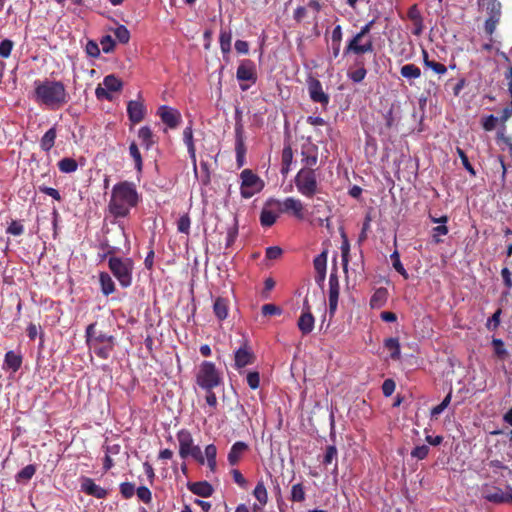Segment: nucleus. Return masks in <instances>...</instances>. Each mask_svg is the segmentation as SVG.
Wrapping results in <instances>:
<instances>
[{"instance_id": "603ef678", "label": "nucleus", "mask_w": 512, "mask_h": 512, "mask_svg": "<svg viewBox=\"0 0 512 512\" xmlns=\"http://www.w3.org/2000/svg\"><path fill=\"white\" fill-rule=\"evenodd\" d=\"M137 496L139 500L144 502L145 504H150L152 501V493L150 489L146 486H140L136 490Z\"/></svg>"}, {"instance_id": "cd10ccee", "label": "nucleus", "mask_w": 512, "mask_h": 512, "mask_svg": "<svg viewBox=\"0 0 512 512\" xmlns=\"http://www.w3.org/2000/svg\"><path fill=\"white\" fill-rule=\"evenodd\" d=\"M99 282L101 286V292L105 296H108L115 292V283L107 272H100Z\"/></svg>"}, {"instance_id": "774afa93", "label": "nucleus", "mask_w": 512, "mask_h": 512, "mask_svg": "<svg viewBox=\"0 0 512 512\" xmlns=\"http://www.w3.org/2000/svg\"><path fill=\"white\" fill-rule=\"evenodd\" d=\"M502 310L499 308L495 311V313L488 319L487 328L488 329H496L500 324V315Z\"/></svg>"}, {"instance_id": "2f4dec72", "label": "nucleus", "mask_w": 512, "mask_h": 512, "mask_svg": "<svg viewBox=\"0 0 512 512\" xmlns=\"http://www.w3.org/2000/svg\"><path fill=\"white\" fill-rule=\"evenodd\" d=\"M400 74L407 80H414L420 78L421 70L415 64H405L401 67Z\"/></svg>"}, {"instance_id": "412c9836", "label": "nucleus", "mask_w": 512, "mask_h": 512, "mask_svg": "<svg viewBox=\"0 0 512 512\" xmlns=\"http://www.w3.org/2000/svg\"><path fill=\"white\" fill-rule=\"evenodd\" d=\"M249 446L243 441L235 442L227 456V460L231 466H235L239 463L243 455L248 451Z\"/></svg>"}, {"instance_id": "ddd939ff", "label": "nucleus", "mask_w": 512, "mask_h": 512, "mask_svg": "<svg viewBox=\"0 0 512 512\" xmlns=\"http://www.w3.org/2000/svg\"><path fill=\"white\" fill-rule=\"evenodd\" d=\"M314 316L311 313V306L307 298L303 301L302 313L298 319L297 326L303 335H307L314 329Z\"/></svg>"}, {"instance_id": "de8ad7c7", "label": "nucleus", "mask_w": 512, "mask_h": 512, "mask_svg": "<svg viewBox=\"0 0 512 512\" xmlns=\"http://www.w3.org/2000/svg\"><path fill=\"white\" fill-rule=\"evenodd\" d=\"M190 225L191 219L188 214L182 215L177 221V230L180 233L189 234L190 233Z\"/></svg>"}, {"instance_id": "a19ab883", "label": "nucleus", "mask_w": 512, "mask_h": 512, "mask_svg": "<svg viewBox=\"0 0 512 512\" xmlns=\"http://www.w3.org/2000/svg\"><path fill=\"white\" fill-rule=\"evenodd\" d=\"M339 279L336 272H331L329 276V298H339Z\"/></svg>"}, {"instance_id": "4468645a", "label": "nucleus", "mask_w": 512, "mask_h": 512, "mask_svg": "<svg viewBox=\"0 0 512 512\" xmlns=\"http://www.w3.org/2000/svg\"><path fill=\"white\" fill-rule=\"evenodd\" d=\"M235 152H236V162L238 167H242L245 163V154H246V146L244 143L243 136V125L240 121L236 122L235 125Z\"/></svg>"}, {"instance_id": "1a4fd4ad", "label": "nucleus", "mask_w": 512, "mask_h": 512, "mask_svg": "<svg viewBox=\"0 0 512 512\" xmlns=\"http://www.w3.org/2000/svg\"><path fill=\"white\" fill-rule=\"evenodd\" d=\"M240 193L245 199L253 197L264 188L263 180L250 169H244L241 174Z\"/></svg>"}, {"instance_id": "b1692460", "label": "nucleus", "mask_w": 512, "mask_h": 512, "mask_svg": "<svg viewBox=\"0 0 512 512\" xmlns=\"http://www.w3.org/2000/svg\"><path fill=\"white\" fill-rule=\"evenodd\" d=\"M21 365L22 356L20 354H16L12 350L6 352L3 364L4 369H10L13 372H16L20 369Z\"/></svg>"}, {"instance_id": "09e8293b", "label": "nucleus", "mask_w": 512, "mask_h": 512, "mask_svg": "<svg viewBox=\"0 0 512 512\" xmlns=\"http://www.w3.org/2000/svg\"><path fill=\"white\" fill-rule=\"evenodd\" d=\"M120 493L124 499H130L135 494V485L131 482H123L119 486Z\"/></svg>"}, {"instance_id": "423d86ee", "label": "nucleus", "mask_w": 512, "mask_h": 512, "mask_svg": "<svg viewBox=\"0 0 512 512\" xmlns=\"http://www.w3.org/2000/svg\"><path fill=\"white\" fill-rule=\"evenodd\" d=\"M196 384L203 390L214 389L222 384L221 373L215 364L210 361H203L196 374Z\"/></svg>"}, {"instance_id": "20e7f679", "label": "nucleus", "mask_w": 512, "mask_h": 512, "mask_svg": "<svg viewBox=\"0 0 512 512\" xmlns=\"http://www.w3.org/2000/svg\"><path fill=\"white\" fill-rule=\"evenodd\" d=\"M375 21L371 20L367 22L364 26L361 27L360 31H358L346 44L343 50V55H356L361 56L366 53L374 52V41L373 37L370 35L371 29L374 25Z\"/></svg>"}, {"instance_id": "4c0bfd02", "label": "nucleus", "mask_w": 512, "mask_h": 512, "mask_svg": "<svg viewBox=\"0 0 512 512\" xmlns=\"http://www.w3.org/2000/svg\"><path fill=\"white\" fill-rule=\"evenodd\" d=\"M390 259H391V262H392V266L393 268L401 275L403 276L404 279H408L409 278V274L408 272L406 271V269L404 268L401 260H400V254L397 250H395L391 255H390Z\"/></svg>"}, {"instance_id": "69168bd1", "label": "nucleus", "mask_w": 512, "mask_h": 512, "mask_svg": "<svg viewBox=\"0 0 512 512\" xmlns=\"http://www.w3.org/2000/svg\"><path fill=\"white\" fill-rule=\"evenodd\" d=\"M496 138L498 141L504 142L508 148L512 145V138L506 135V125H501L497 131Z\"/></svg>"}, {"instance_id": "6e6552de", "label": "nucleus", "mask_w": 512, "mask_h": 512, "mask_svg": "<svg viewBox=\"0 0 512 512\" xmlns=\"http://www.w3.org/2000/svg\"><path fill=\"white\" fill-rule=\"evenodd\" d=\"M297 191L306 198H312L318 192V181L315 169L302 168L294 178Z\"/></svg>"}, {"instance_id": "f257e3e1", "label": "nucleus", "mask_w": 512, "mask_h": 512, "mask_svg": "<svg viewBox=\"0 0 512 512\" xmlns=\"http://www.w3.org/2000/svg\"><path fill=\"white\" fill-rule=\"evenodd\" d=\"M33 99L50 110H58L69 102V94L62 81L44 79L34 81Z\"/></svg>"}, {"instance_id": "a18cd8bd", "label": "nucleus", "mask_w": 512, "mask_h": 512, "mask_svg": "<svg viewBox=\"0 0 512 512\" xmlns=\"http://www.w3.org/2000/svg\"><path fill=\"white\" fill-rule=\"evenodd\" d=\"M114 35L116 37V39L122 43V44H126L129 42L130 40V32L129 30L126 28V26L124 25H119L115 30H114Z\"/></svg>"}, {"instance_id": "9d476101", "label": "nucleus", "mask_w": 512, "mask_h": 512, "mask_svg": "<svg viewBox=\"0 0 512 512\" xmlns=\"http://www.w3.org/2000/svg\"><path fill=\"white\" fill-rule=\"evenodd\" d=\"M236 78L240 82V89L246 91L251 84L257 81L255 63L250 59L241 60L236 71Z\"/></svg>"}, {"instance_id": "3c124183", "label": "nucleus", "mask_w": 512, "mask_h": 512, "mask_svg": "<svg viewBox=\"0 0 512 512\" xmlns=\"http://www.w3.org/2000/svg\"><path fill=\"white\" fill-rule=\"evenodd\" d=\"M500 16H497V12L494 15H490L485 21V32L488 35H492L499 22Z\"/></svg>"}, {"instance_id": "7c9ffc66", "label": "nucleus", "mask_w": 512, "mask_h": 512, "mask_svg": "<svg viewBox=\"0 0 512 512\" xmlns=\"http://www.w3.org/2000/svg\"><path fill=\"white\" fill-rule=\"evenodd\" d=\"M138 138L147 150L150 149L155 142L153 132L148 126H143L139 129Z\"/></svg>"}, {"instance_id": "bf43d9fd", "label": "nucleus", "mask_w": 512, "mask_h": 512, "mask_svg": "<svg viewBox=\"0 0 512 512\" xmlns=\"http://www.w3.org/2000/svg\"><path fill=\"white\" fill-rule=\"evenodd\" d=\"M100 43L104 53H110L115 48V41L110 35L103 36Z\"/></svg>"}, {"instance_id": "ea45409f", "label": "nucleus", "mask_w": 512, "mask_h": 512, "mask_svg": "<svg viewBox=\"0 0 512 512\" xmlns=\"http://www.w3.org/2000/svg\"><path fill=\"white\" fill-rule=\"evenodd\" d=\"M452 399V389H450L449 393L445 396L440 404L433 407L430 411L432 418H437L451 403Z\"/></svg>"}, {"instance_id": "f704fd0d", "label": "nucleus", "mask_w": 512, "mask_h": 512, "mask_svg": "<svg viewBox=\"0 0 512 512\" xmlns=\"http://www.w3.org/2000/svg\"><path fill=\"white\" fill-rule=\"evenodd\" d=\"M57 166L62 173H73L77 170L78 163L73 158L65 157L58 162Z\"/></svg>"}, {"instance_id": "052dcab7", "label": "nucleus", "mask_w": 512, "mask_h": 512, "mask_svg": "<svg viewBox=\"0 0 512 512\" xmlns=\"http://www.w3.org/2000/svg\"><path fill=\"white\" fill-rule=\"evenodd\" d=\"M247 384L253 390L259 388L260 375L257 371H251L247 374Z\"/></svg>"}, {"instance_id": "2eb2a0df", "label": "nucleus", "mask_w": 512, "mask_h": 512, "mask_svg": "<svg viewBox=\"0 0 512 512\" xmlns=\"http://www.w3.org/2000/svg\"><path fill=\"white\" fill-rule=\"evenodd\" d=\"M157 114L169 128H176L181 121L180 112L166 105L159 107Z\"/></svg>"}, {"instance_id": "c85d7f7f", "label": "nucleus", "mask_w": 512, "mask_h": 512, "mask_svg": "<svg viewBox=\"0 0 512 512\" xmlns=\"http://www.w3.org/2000/svg\"><path fill=\"white\" fill-rule=\"evenodd\" d=\"M384 347L390 352V357L393 360L400 359L401 348H400V342H399L398 338L390 337V338L385 339Z\"/></svg>"}, {"instance_id": "f3484780", "label": "nucleus", "mask_w": 512, "mask_h": 512, "mask_svg": "<svg viewBox=\"0 0 512 512\" xmlns=\"http://www.w3.org/2000/svg\"><path fill=\"white\" fill-rule=\"evenodd\" d=\"M255 359L254 353L246 343L235 351V367L237 369L253 364Z\"/></svg>"}, {"instance_id": "864d4df0", "label": "nucleus", "mask_w": 512, "mask_h": 512, "mask_svg": "<svg viewBox=\"0 0 512 512\" xmlns=\"http://www.w3.org/2000/svg\"><path fill=\"white\" fill-rule=\"evenodd\" d=\"M263 316H277L281 315L282 309L275 304H264L261 308Z\"/></svg>"}, {"instance_id": "a878e982", "label": "nucleus", "mask_w": 512, "mask_h": 512, "mask_svg": "<svg viewBox=\"0 0 512 512\" xmlns=\"http://www.w3.org/2000/svg\"><path fill=\"white\" fill-rule=\"evenodd\" d=\"M314 269L318 274V280L323 281L326 276L327 251H323L313 260Z\"/></svg>"}, {"instance_id": "4d7b16f0", "label": "nucleus", "mask_w": 512, "mask_h": 512, "mask_svg": "<svg viewBox=\"0 0 512 512\" xmlns=\"http://www.w3.org/2000/svg\"><path fill=\"white\" fill-rule=\"evenodd\" d=\"M13 42L9 39H4L0 42V56L8 58L11 55L13 49Z\"/></svg>"}, {"instance_id": "f8f14e48", "label": "nucleus", "mask_w": 512, "mask_h": 512, "mask_svg": "<svg viewBox=\"0 0 512 512\" xmlns=\"http://www.w3.org/2000/svg\"><path fill=\"white\" fill-rule=\"evenodd\" d=\"M310 99L315 103H320L324 108L329 104L330 98L324 92L322 83L314 77H310L307 81Z\"/></svg>"}, {"instance_id": "393cba45", "label": "nucleus", "mask_w": 512, "mask_h": 512, "mask_svg": "<svg viewBox=\"0 0 512 512\" xmlns=\"http://www.w3.org/2000/svg\"><path fill=\"white\" fill-rule=\"evenodd\" d=\"M228 311H229L228 300L223 297L216 298L214 301V304H213V312H214L215 316L220 321H223L228 317Z\"/></svg>"}, {"instance_id": "0eeeda50", "label": "nucleus", "mask_w": 512, "mask_h": 512, "mask_svg": "<svg viewBox=\"0 0 512 512\" xmlns=\"http://www.w3.org/2000/svg\"><path fill=\"white\" fill-rule=\"evenodd\" d=\"M177 440L179 443V455L182 459L192 457L199 464H204L205 459L198 445L194 444L192 434L187 429H181L177 432Z\"/></svg>"}, {"instance_id": "e2e57ef3", "label": "nucleus", "mask_w": 512, "mask_h": 512, "mask_svg": "<svg viewBox=\"0 0 512 512\" xmlns=\"http://www.w3.org/2000/svg\"><path fill=\"white\" fill-rule=\"evenodd\" d=\"M407 16L412 21V23L420 22L421 20H423L417 4H414L409 8Z\"/></svg>"}, {"instance_id": "6ab92c4d", "label": "nucleus", "mask_w": 512, "mask_h": 512, "mask_svg": "<svg viewBox=\"0 0 512 512\" xmlns=\"http://www.w3.org/2000/svg\"><path fill=\"white\" fill-rule=\"evenodd\" d=\"M81 490L87 495L94 496L98 499H103L107 496V491L97 485L93 479L84 477L81 482Z\"/></svg>"}, {"instance_id": "8fccbe9b", "label": "nucleus", "mask_w": 512, "mask_h": 512, "mask_svg": "<svg viewBox=\"0 0 512 512\" xmlns=\"http://www.w3.org/2000/svg\"><path fill=\"white\" fill-rule=\"evenodd\" d=\"M337 448L334 445H329L326 448L325 455L323 458V463L325 465L331 464L333 461L337 462Z\"/></svg>"}, {"instance_id": "aec40b11", "label": "nucleus", "mask_w": 512, "mask_h": 512, "mask_svg": "<svg viewBox=\"0 0 512 512\" xmlns=\"http://www.w3.org/2000/svg\"><path fill=\"white\" fill-rule=\"evenodd\" d=\"M280 212L270 205H268V200L265 202L264 207L260 213V224L262 227H271L273 226L277 218L279 217Z\"/></svg>"}, {"instance_id": "4be33fe9", "label": "nucleus", "mask_w": 512, "mask_h": 512, "mask_svg": "<svg viewBox=\"0 0 512 512\" xmlns=\"http://www.w3.org/2000/svg\"><path fill=\"white\" fill-rule=\"evenodd\" d=\"M187 488L193 494L203 498L210 497L214 493L213 486L207 481L188 482Z\"/></svg>"}, {"instance_id": "7ed1b4c3", "label": "nucleus", "mask_w": 512, "mask_h": 512, "mask_svg": "<svg viewBox=\"0 0 512 512\" xmlns=\"http://www.w3.org/2000/svg\"><path fill=\"white\" fill-rule=\"evenodd\" d=\"M86 344L95 355L108 359L115 348V337L96 330V323H91L85 331Z\"/></svg>"}, {"instance_id": "79ce46f5", "label": "nucleus", "mask_w": 512, "mask_h": 512, "mask_svg": "<svg viewBox=\"0 0 512 512\" xmlns=\"http://www.w3.org/2000/svg\"><path fill=\"white\" fill-rule=\"evenodd\" d=\"M306 493L302 483L294 484L291 488V501L292 502H303L305 500Z\"/></svg>"}, {"instance_id": "c756f323", "label": "nucleus", "mask_w": 512, "mask_h": 512, "mask_svg": "<svg viewBox=\"0 0 512 512\" xmlns=\"http://www.w3.org/2000/svg\"><path fill=\"white\" fill-rule=\"evenodd\" d=\"M422 54H423V64L425 67L430 68L436 74H439V75H443L447 72V67L444 64L429 59L428 52L426 50L423 49Z\"/></svg>"}, {"instance_id": "e433bc0d", "label": "nucleus", "mask_w": 512, "mask_h": 512, "mask_svg": "<svg viewBox=\"0 0 512 512\" xmlns=\"http://www.w3.org/2000/svg\"><path fill=\"white\" fill-rule=\"evenodd\" d=\"M387 298V290L385 288L377 289L370 299V305L372 308L381 307Z\"/></svg>"}, {"instance_id": "338daca9", "label": "nucleus", "mask_w": 512, "mask_h": 512, "mask_svg": "<svg viewBox=\"0 0 512 512\" xmlns=\"http://www.w3.org/2000/svg\"><path fill=\"white\" fill-rule=\"evenodd\" d=\"M395 382L394 380L392 379H386L384 380L383 384H382V392H383V395L386 396V397H389L393 394V392L395 391Z\"/></svg>"}, {"instance_id": "37998d69", "label": "nucleus", "mask_w": 512, "mask_h": 512, "mask_svg": "<svg viewBox=\"0 0 512 512\" xmlns=\"http://www.w3.org/2000/svg\"><path fill=\"white\" fill-rule=\"evenodd\" d=\"M254 497L262 504L265 505L268 501V494L266 487L262 481H259L253 491Z\"/></svg>"}, {"instance_id": "58836bf2", "label": "nucleus", "mask_w": 512, "mask_h": 512, "mask_svg": "<svg viewBox=\"0 0 512 512\" xmlns=\"http://www.w3.org/2000/svg\"><path fill=\"white\" fill-rule=\"evenodd\" d=\"M129 153L134 160L136 170L141 172L143 167V160L139 148L135 142L130 144Z\"/></svg>"}, {"instance_id": "49530a36", "label": "nucleus", "mask_w": 512, "mask_h": 512, "mask_svg": "<svg viewBox=\"0 0 512 512\" xmlns=\"http://www.w3.org/2000/svg\"><path fill=\"white\" fill-rule=\"evenodd\" d=\"M492 345L494 348V353L499 359L503 360L507 357L508 353L505 349L504 342L501 339L494 338L492 340Z\"/></svg>"}, {"instance_id": "13d9d810", "label": "nucleus", "mask_w": 512, "mask_h": 512, "mask_svg": "<svg viewBox=\"0 0 512 512\" xmlns=\"http://www.w3.org/2000/svg\"><path fill=\"white\" fill-rule=\"evenodd\" d=\"M366 75V69H355L353 71L348 72L349 79L352 80L354 83L362 82L365 79Z\"/></svg>"}, {"instance_id": "dca6fc26", "label": "nucleus", "mask_w": 512, "mask_h": 512, "mask_svg": "<svg viewBox=\"0 0 512 512\" xmlns=\"http://www.w3.org/2000/svg\"><path fill=\"white\" fill-rule=\"evenodd\" d=\"M127 115L133 124L140 123L146 115V107L140 100H130L127 104Z\"/></svg>"}, {"instance_id": "6e6d98bb", "label": "nucleus", "mask_w": 512, "mask_h": 512, "mask_svg": "<svg viewBox=\"0 0 512 512\" xmlns=\"http://www.w3.org/2000/svg\"><path fill=\"white\" fill-rule=\"evenodd\" d=\"M498 121V118L492 114L485 116L482 119V127L485 131L490 132L495 129Z\"/></svg>"}, {"instance_id": "39448f33", "label": "nucleus", "mask_w": 512, "mask_h": 512, "mask_svg": "<svg viewBox=\"0 0 512 512\" xmlns=\"http://www.w3.org/2000/svg\"><path fill=\"white\" fill-rule=\"evenodd\" d=\"M115 248L107 251L109 257L108 266L114 277L118 280L123 288L130 287L132 284V274L134 270V262L131 258L116 257Z\"/></svg>"}, {"instance_id": "0e129e2a", "label": "nucleus", "mask_w": 512, "mask_h": 512, "mask_svg": "<svg viewBox=\"0 0 512 512\" xmlns=\"http://www.w3.org/2000/svg\"><path fill=\"white\" fill-rule=\"evenodd\" d=\"M24 226L18 221H12L7 228V233L12 234L14 236H19L23 234Z\"/></svg>"}, {"instance_id": "9b49d317", "label": "nucleus", "mask_w": 512, "mask_h": 512, "mask_svg": "<svg viewBox=\"0 0 512 512\" xmlns=\"http://www.w3.org/2000/svg\"><path fill=\"white\" fill-rule=\"evenodd\" d=\"M268 205L276 208L280 213H292L296 218H304V206L301 200L294 197H287L284 201L270 198Z\"/></svg>"}, {"instance_id": "bb28decb", "label": "nucleus", "mask_w": 512, "mask_h": 512, "mask_svg": "<svg viewBox=\"0 0 512 512\" xmlns=\"http://www.w3.org/2000/svg\"><path fill=\"white\" fill-rule=\"evenodd\" d=\"M57 137V131L55 126L51 127L40 140V147L43 151L49 152L55 145V139Z\"/></svg>"}, {"instance_id": "c9c22d12", "label": "nucleus", "mask_w": 512, "mask_h": 512, "mask_svg": "<svg viewBox=\"0 0 512 512\" xmlns=\"http://www.w3.org/2000/svg\"><path fill=\"white\" fill-rule=\"evenodd\" d=\"M36 467L33 464H29L22 468L15 476L16 482H27L29 481L35 474Z\"/></svg>"}, {"instance_id": "473e14b6", "label": "nucleus", "mask_w": 512, "mask_h": 512, "mask_svg": "<svg viewBox=\"0 0 512 512\" xmlns=\"http://www.w3.org/2000/svg\"><path fill=\"white\" fill-rule=\"evenodd\" d=\"M220 49L223 54H228L231 51L232 33L230 30L222 29L219 35Z\"/></svg>"}, {"instance_id": "680f3d73", "label": "nucleus", "mask_w": 512, "mask_h": 512, "mask_svg": "<svg viewBox=\"0 0 512 512\" xmlns=\"http://www.w3.org/2000/svg\"><path fill=\"white\" fill-rule=\"evenodd\" d=\"M340 49H341L340 42L331 41V44L329 46L330 54L328 56L329 63H332L333 60H335L339 57Z\"/></svg>"}, {"instance_id": "5fc2aeb1", "label": "nucleus", "mask_w": 512, "mask_h": 512, "mask_svg": "<svg viewBox=\"0 0 512 512\" xmlns=\"http://www.w3.org/2000/svg\"><path fill=\"white\" fill-rule=\"evenodd\" d=\"M429 451H430V448L427 445L416 446L411 451V456L418 460H423L428 456Z\"/></svg>"}, {"instance_id": "f03ea898", "label": "nucleus", "mask_w": 512, "mask_h": 512, "mask_svg": "<svg viewBox=\"0 0 512 512\" xmlns=\"http://www.w3.org/2000/svg\"><path fill=\"white\" fill-rule=\"evenodd\" d=\"M139 203V194L132 182L122 181L114 185L109 201V211L116 217H126L130 209Z\"/></svg>"}, {"instance_id": "c03bdc74", "label": "nucleus", "mask_w": 512, "mask_h": 512, "mask_svg": "<svg viewBox=\"0 0 512 512\" xmlns=\"http://www.w3.org/2000/svg\"><path fill=\"white\" fill-rule=\"evenodd\" d=\"M456 152H457L459 158L461 159V162H462L464 168L469 172V174L471 176L475 177L476 176V171L473 168V166L471 165V163H470V161L468 159V156L466 155L464 150L461 149L460 147H457L456 148Z\"/></svg>"}, {"instance_id": "5701e85b", "label": "nucleus", "mask_w": 512, "mask_h": 512, "mask_svg": "<svg viewBox=\"0 0 512 512\" xmlns=\"http://www.w3.org/2000/svg\"><path fill=\"white\" fill-rule=\"evenodd\" d=\"M183 141L187 146L188 153L192 160L194 170H196V148L193 141V130L192 126H187L183 131Z\"/></svg>"}, {"instance_id": "72a5a7b5", "label": "nucleus", "mask_w": 512, "mask_h": 512, "mask_svg": "<svg viewBox=\"0 0 512 512\" xmlns=\"http://www.w3.org/2000/svg\"><path fill=\"white\" fill-rule=\"evenodd\" d=\"M103 85L110 91V92H118L123 87V82L116 77L114 74H109L104 77L103 79Z\"/></svg>"}, {"instance_id": "a211bd4d", "label": "nucleus", "mask_w": 512, "mask_h": 512, "mask_svg": "<svg viewBox=\"0 0 512 512\" xmlns=\"http://www.w3.org/2000/svg\"><path fill=\"white\" fill-rule=\"evenodd\" d=\"M482 497L492 503H506L507 495L501 488L485 484L481 489Z\"/></svg>"}]
</instances>
